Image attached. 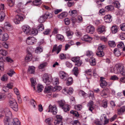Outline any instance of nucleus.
<instances>
[{"label": "nucleus", "mask_w": 125, "mask_h": 125, "mask_svg": "<svg viewBox=\"0 0 125 125\" xmlns=\"http://www.w3.org/2000/svg\"><path fill=\"white\" fill-rule=\"evenodd\" d=\"M0 112L3 115H0V118L1 117L4 115L5 114L6 115L5 117L9 118L12 117V113L10 111L9 109L8 108H6L4 109L3 108L1 107L0 108Z\"/></svg>", "instance_id": "1"}, {"label": "nucleus", "mask_w": 125, "mask_h": 125, "mask_svg": "<svg viewBox=\"0 0 125 125\" xmlns=\"http://www.w3.org/2000/svg\"><path fill=\"white\" fill-rule=\"evenodd\" d=\"M106 46L100 44L99 45L98 51L96 52V55L98 57H101L104 55L103 51V49L106 47Z\"/></svg>", "instance_id": "2"}, {"label": "nucleus", "mask_w": 125, "mask_h": 125, "mask_svg": "<svg viewBox=\"0 0 125 125\" xmlns=\"http://www.w3.org/2000/svg\"><path fill=\"white\" fill-rule=\"evenodd\" d=\"M10 105V107L15 111L18 110L17 103L14 99L10 100L9 101Z\"/></svg>", "instance_id": "3"}, {"label": "nucleus", "mask_w": 125, "mask_h": 125, "mask_svg": "<svg viewBox=\"0 0 125 125\" xmlns=\"http://www.w3.org/2000/svg\"><path fill=\"white\" fill-rule=\"evenodd\" d=\"M124 67V66L121 64H116L114 69V72L115 73H121Z\"/></svg>", "instance_id": "4"}, {"label": "nucleus", "mask_w": 125, "mask_h": 125, "mask_svg": "<svg viewBox=\"0 0 125 125\" xmlns=\"http://www.w3.org/2000/svg\"><path fill=\"white\" fill-rule=\"evenodd\" d=\"M59 75L60 78L63 81H65L67 80L68 75L65 72L62 71H60L59 73Z\"/></svg>", "instance_id": "5"}, {"label": "nucleus", "mask_w": 125, "mask_h": 125, "mask_svg": "<svg viewBox=\"0 0 125 125\" xmlns=\"http://www.w3.org/2000/svg\"><path fill=\"white\" fill-rule=\"evenodd\" d=\"M49 110L48 112H51L54 115H56L57 111V107L55 105L52 106L51 105H50L49 107Z\"/></svg>", "instance_id": "6"}, {"label": "nucleus", "mask_w": 125, "mask_h": 125, "mask_svg": "<svg viewBox=\"0 0 125 125\" xmlns=\"http://www.w3.org/2000/svg\"><path fill=\"white\" fill-rule=\"evenodd\" d=\"M36 41V39L34 37H29L27 38L26 42L29 45H31L34 44Z\"/></svg>", "instance_id": "7"}, {"label": "nucleus", "mask_w": 125, "mask_h": 125, "mask_svg": "<svg viewBox=\"0 0 125 125\" xmlns=\"http://www.w3.org/2000/svg\"><path fill=\"white\" fill-rule=\"evenodd\" d=\"M22 29L24 32L26 34L29 33L31 34V28L30 27L27 25H24L23 26Z\"/></svg>", "instance_id": "8"}, {"label": "nucleus", "mask_w": 125, "mask_h": 125, "mask_svg": "<svg viewBox=\"0 0 125 125\" xmlns=\"http://www.w3.org/2000/svg\"><path fill=\"white\" fill-rule=\"evenodd\" d=\"M23 18L22 16L20 15H17L16 16L13 21L16 24H19L20 21H23Z\"/></svg>", "instance_id": "9"}, {"label": "nucleus", "mask_w": 125, "mask_h": 125, "mask_svg": "<svg viewBox=\"0 0 125 125\" xmlns=\"http://www.w3.org/2000/svg\"><path fill=\"white\" fill-rule=\"evenodd\" d=\"M109 91L108 89L105 88L101 92L100 94L102 97L105 98L108 96V94L109 93Z\"/></svg>", "instance_id": "10"}, {"label": "nucleus", "mask_w": 125, "mask_h": 125, "mask_svg": "<svg viewBox=\"0 0 125 125\" xmlns=\"http://www.w3.org/2000/svg\"><path fill=\"white\" fill-rule=\"evenodd\" d=\"M13 83H9L7 84L6 86H4L3 88V91L5 92H7L8 89H12L13 86Z\"/></svg>", "instance_id": "11"}, {"label": "nucleus", "mask_w": 125, "mask_h": 125, "mask_svg": "<svg viewBox=\"0 0 125 125\" xmlns=\"http://www.w3.org/2000/svg\"><path fill=\"white\" fill-rule=\"evenodd\" d=\"M43 81L46 84H50L52 81L51 79H49L48 75L47 74H44L43 77Z\"/></svg>", "instance_id": "12"}, {"label": "nucleus", "mask_w": 125, "mask_h": 125, "mask_svg": "<svg viewBox=\"0 0 125 125\" xmlns=\"http://www.w3.org/2000/svg\"><path fill=\"white\" fill-rule=\"evenodd\" d=\"M86 30L87 33L92 34L94 32L95 29L94 27L91 26H89L87 27Z\"/></svg>", "instance_id": "13"}, {"label": "nucleus", "mask_w": 125, "mask_h": 125, "mask_svg": "<svg viewBox=\"0 0 125 125\" xmlns=\"http://www.w3.org/2000/svg\"><path fill=\"white\" fill-rule=\"evenodd\" d=\"M62 46L61 45H60L57 47L56 44L53 47V48L52 50V52H53L57 50V53L58 54L61 50V49L62 48Z\"/></svg>", "instance_id": "14"}, {"label": "nucleus", "mask_w": 125, "mask_h": 125, "mask_svg": "<svg viewBox=\"0 0 125 125\" xmlns=\"http://www.w3.org/2000/svg\"><path fill=\"white\" fill-rule=\"evenodd\" d=\"M81 39L83 41L89 42L92 39V38L87 35H84L81 38Z\"/></svg>", "instance_id": "15"}, {"label": "nucleus", "mask_w": 125, "mask_h": 125, "mask_svg": "<svg viewBox=\"0 0 125 125\" xmlns=\"http://www.w3.org/2000/svg\"><path fill=\"white\" fill-rule=\"evenodd\" d=\"M104 78L103 77H100L101 82L100 83V85L102 88L104 87L107 85V83L106 81L104 80Z\"/></svg>", "instance_id": "16"}, {"label": "nucleus", "mask_w": 125, "mask_h": 125, "mask_svg": "<svg viewBox=\"0 0 125 125\" xmlns=\"http://www.w3.org/2000/svg\"><path fill=\"white\" fill-rule=\"evenodd\" d=\"M104 19L106 22L110 23L112 21V16L109 15H107L105 16Z\"/></svg>", "instance_id": "17"}, {"label": "nucleus", "mask_w": 125, "mask_h": 125, "mask_svg": "<svg viewBox=\"0 0 125 125\" xmlns=\"http://www.w3.org/2000/svg\"><path fill=\"white\" fill-rule=\"evenodd\" d=\"M1 39L3 41H5L8 39L9 35L8 34L6 33H4L0 36Z\"/></svg>", "instance_id": "18"}, {"label": "nucleus", "mask_w": 125, "mask_h": 125, "mask_svg": "<svg viewBox=\"0 0 125 125\" xmlns=\"http://www.w3.org/2000/svg\"><path fill=\"white\" fill-rule=\"evenodd\" d=\"M20 123L19 119L17 118L13 119L11 123V125H21Z\"/></svg>", "instance_id": "19"}, {"label": "nucleus", "mask_w": 125, "mask_h": 125, "mask_svg": "<svg viewBox=\"0 0 125 125\" xmlns=\"http://www.w3.org/2000/svg\"><path fill=\"white\" fill-rule=\"evenodd\" d=\"M46 19V18L44 15L41 16L39 18L38 21L40 23H43Z\"/></svg>", "instance_id": "20"}, {"label": "nucleus", "mask_w": 125, "mask_h": 125, "mask_svg": "<svg viewBox=\"0 0 125 125\" xmlns=\"http://www.w3.org/2000/svg\"><path fill=\"white\" fill-rule=\"evenodd\" d=\"M9 118L5 117L4 120V123L5 125H11Z\"/></svg>", "instance_id": "21"}, {"label": "nucleus", "mask_w": 125, "mask_h": 125, "mask_svg": "<svg viewBox=\"0 0 125 125\" xmlns=\"http://www.w3.org/2000/svg\"><path fill=\"white\" fill-rule=\"evenodd\" d=\"M93 102L91 101L88 103L87 104V106L88 107L89 109L91 112H92L93 110L94 109V108L93 107Z\"/></svg>", "instance_id": "22"}, {"label": "nucleus", "mask_w": 125, "mask_h": 125, "mask_svg": "<svg viewBox=\"0 0 125 125\" xmlns=\"http://www.w3.org/2000/svg\"><path fill=\"white\" fill-rule=\"evenodd\" d=\"M114 9L113 6L112 5H109L106 6L105 8V10L106 11H112Z\"/></svg>", "instance_id": "23"}, {"label": "nucleus", "mask_w": 125, "mask_h": 125, "mask_svg": "<svg viewBox=\"0 0 125 125\" xmlns=\"http://www.w3.org/2000/svg\"><path fill=\"white\" fill-rule=\"evenodd\" d=\"M68 15V13L66 12H63L61 14L58 15V18L62 19Z\"/></svg>", "instance_id": "24"}, {"label": "nucleus", "mask_w": 125, "mask_h": 125, "mask_svg": "<svg viewBox=\"0 0 125 125\" xmlns=\"http://www.w3.org/2000/svg\"><path fill=\"white\" fill-rule=\"evenodd\" d=\"M105 27L104 26H100L98 29L97 31L99 34L105 31Z\"/></svg>", "instance_id": "25"}, {"label": "nucleus", "mask_w": 125, "mask_h": 125, "mask_svg": "<svg viewBox=\"0 0 125 125\" xmlns=\"http://www.w3.org/2000/svg\"><path fill=\"white\" fill-rule=\"evenodd\" d=\"M32 54L29 53L26 55L25 58V59L27 62L31 60L32 59Z\"/></svg>", "instance_id": "26"}, {"label": "nucleus", "mask_w": 125, "mask_h": 125, "mask_svg": "<svg viewBox=\"0 0 125 125\" xmlns=\"http://www.w3.org/2000/svg\"><path fill=\"white\" fill-rule=\"evenodd\" d=\"M69 14L73 17L76 16L77 15V11L75 10H70L69 12Z\"/></svg>", "instance_id": "27"}, {"label": "nucleus", "mask_w": 125, "mask_h": 125, "mask_svg": "<svg viewBox=\"0 0 125 125\" xmlns=\"http://www.w3.org/2000/svg\"><path fill=\"white\" fill-rule=\"evenodd\" d=\"M52 87L51 86H46L44 89V92L45 93H48L52 90Z\"/></svg>", "instance_id": "28"}, {"label": "nucleus", "mask_w": 125, "mask_h": 125, "mask_svg": "<svg viewBox=\"0 0 125 125\" xmlns=\"http://www.w3.org/2000/svg\"><path fill=\"white\" fill-rule=\"evenodd\" d=\"M56 38L58 40L62 42H63L65 40L63 36L61 34H57L56 36Z\"/></svg>", "instance_id": "29"}, {"label": "nucleus", "mask_w": 125, "mask_h": 125, "mask_svg": "<svg viewBox=\"0 0 125 125\" xmlns=\"http://www.w3.org/2000/svg\"><path fill=\"white\" fill-rule=\"evenodd\" d=\"M89 62L90 65L92 66H94L96 64L95 59L93 57L89 59Z\"/></svg>", "instance_id": "30"}, {"label": "nucleus", "mask_w": 125, "mask_h": 125, "mask_svg": "<svg viewBox=\"0 0 125 125\" xmlns=\"http://www.w3.org/2000/svg\"><path fill=\"white\" fill-rule=\"evenodd\" d=\"M67 79V80L66 82L67 85V86H69L71 85L73 82L72 78L71 77H69Z\"/></svg>", "instance_id": "31"}, {"label": "nucleus", "mask_w": 125, "mask_h": 125, "mask_svg": "<svg viewBox=\"0 0 125 125\" xmlns=\"http://www.w3.org/2000/svg\"><path fill=\"white\" fill-rule=\"evenodd\" d=\"M62 89V87L60 86H55L54 87H52V91L53 92L58 91Z\"/></svg>", "instance_id": "32"}, {"label": "nucleus", "mask_w": 125, "mask_h": 125, "mask_svg": "<svg viewBox=\"0 0 125 125\" xmlns=\"http://www.w3.org/2000/svg\"><path fill=\"white\" fill-rule=\"evenodd\" d=\"M111 30L112 32L114 34H115L117 31V27L116 25L113 26L111 27Z\"/></svg>", "instance_id": "33"}, {"label": "nucleus", "mask_w": 125, "mask_h": 125, "mask_svg": "<svg viewBox=\"0 0 125 125\" xmlns=\"http://www.w3.org/2000/svg\"><path fill=\"white\" fill-rule=\"evenodd\" d=\"M42 3L41 0H35L32 2L33 4L36 6L40 5Z\"/></svg>", "instance_id": "34"}, {"label": "nucleus", "mask_w": 125, "mask_h": 125, "mask_svg": "<svg viewBox=\"0 0 125 125\" xmlns=\"http://www.w3.org/2000/svg\"><path fill=\"white\" fill-rule=\"evenodd\" d=\"M35 67L33 66L30 67L28 69V72L29 73L33 74L34 72Z\"/></svg>", "instance_id": "35"}, {"label": "nucleus", "mask_w": 125, "mask_h": 125, "mask_svg": "<svg viewBox=\"0 0 125 125\" xmlns=\"http://www.w3.org/2000/svg\"><path fill=\"white\" fill-rule=\"evenodd\" d=\"M30 80L31 83V85L33 87L34 90H35V86L36 84V81H35L34 79L33 78H31L30 79Z\"/></svg>", "instance_id": "36"}, {"label": "nucleus", "mask_w": 125, "mask_h": 125, "mask_svg": "<svg viewBox=\"0 0 125 125\" xmlns=\"http://www.w3.org/2000/svg\"><path fill=\"white\" fill-rule=\"evenodd\" d=\"M43 48L41 47H38L36 48L35 50V52L37 53H40L42 52L43 51Z\"/></svg>", "instance_id": "37"}, {"label": "nucleus", "mask_w": 125, "mask_h": 125, "mask_svg": "<svg viewBox=\"0 0 125 125\" xmlns=\"http://www.w3.org/2000/svg\"><path fill=\"white\" fill-rule=\"evenodd\" d=\"M114 53L115 55L117 56H119L121 55V53L118 49H115L114 51Z\"/></svg>", "instance_id": "38"}, {"label": "nucleus", "mask_w": 125, "mask_h": 125, "mask_svg": "<svg viewBox=\"0 0 125 125\" xmlns=\"http://www.w3.org/2000/svg\"><path fill=\"white\" fill-rule=\"evenodd\" d=\"M73 71L74 75L76 76H77L79 72V71L78 68L75 67L73 68Z\"/></svg>", "instance_id": "39"}, {"label": "nucleus", "mask_w": 125, "mask_h": 125, "mask_svg": "<svg viewBox=\"0 0 125 125\" xmlns=\"http://www.w3.org/2000/svg\"><path fill=\"white\" fill-rule=\"evenodd\" d=\"M69 106L68 104H65L63 107V111L65 112H67L69 111L70 109V108L69 107Z\"/></svg>", "instance_id": "40"}, {"label": "nucleus", "mask_w": 125, "mask_h": 125, "mask_svg": "<svg viewBox=\"0 0 125 125\" xmlns=\"http://www.w3.org/2000/svg\"><path fill=\"white\" fill-rule=\"evenodd\" d=\"M8 54V52L3 49L0 50V54L3 56H6Z\"/></svg>", "instance_id": "41"}, {"label": "nucleus", "mask_w": 125, "mask_h": 125, "mask_svg": "<svg viewBox=\"0 0 125 125\" xmlns=\"http://www.w3.org/2000/svg\"><path fill=\"white\" fill-rule=\"evenodd\" d=\"M66 34L68 37L69 38H71L72 37L73 32L71 31H69L66 32Z\"/></svg>", "instance_id": "42"}, {"label": "nucleus", "mask_w": 125, "mask_h": 125, "mask_svg": "<svg viewBox=\"0 0 125 125\" xmlns=\"http://www.w3.org/2000/svg\"><path fill=\"white\" fill-rule=\"evenodd\" d=\"M43 88V86L41 84H38L37 86V92L39 93L42 92Z\"/></svg>", "instance_id": "43"}, {"label": "nucleus", "mask_w": 125, "mask_h": 125, "mask_svg": "<svg viewBox=\"0 0 125 125\" xmlns=\"http://www.w3.org/2000/svg\"><path fill=\"white\" fill-rule=\"evenodd\" d=\"M5 16V13L3 12H1L0 13V21H2L4 19Z\"/></svg>", "instance_id": "44"}, {"label": "nucleus", "mask_w": 125, "mask_h": 125, "mask_svg": "<svg viewBox=\"0 0 125 125\" xmlns=\"http://www.w3.org/2000/svg\"><path fill=\"white\" fill-rule=\"evenodd\" d=\"M37 29L39 31H42L44 30V27L42 24H41L37 27Z\"/></svg>", "instance_id": "45"}, {"label": "nucleus", "mask_w": 125, "mask_h": 125, "mask_svg": "<svg viewBox=\"0 0 125 125\" xmlns=\"http://www.w3.org/2000/svg\"><path fill=\"white\" fill-rule=\"evenodd\" d=\"M1 80L2 81L6 82L8 79V77L7 75L4 74L1 78Z\"/></svg>", "instance_id": "46"}, {"label": "nucleus", "mask_w": 125, "mask_h": 125, "mask_svg": "<svg viewBox=\"0 0 125 125\" xmlns=\"http://www.w3.org/2000/svg\"><path fill=\"white\" fill-rule=\"evenodd\" d=\"M102 105L104 108H106L107 106V102L105 100H103L102 101Z\"/></svg>", "instance_id": "47"}, {"label": "nucleus", "mask_w": 125, "mask_h": 125, "mask_svg": "<svg viewBox=\"0 0 125 125\" xmlns=\"http://www.w3.org/2000/svg\"><path fill=\"white\" fill-rule=\"evenodd\" d=\"M108 44L109 46L112 47H114L116 46L115 42L113 41H109Z\"/></svg>", "instance_id": "48"}, {"label": "nucleus", "mask_w": 125, "mask_h": 125, "mask_svg": "<svg viewBox=\"0 0 125 125\" xmlns=\"http://www.w3.org/2000/svg\"><path fill=\"white\" fill-rule=\"evenodd\" d=\"M8 3L10 7H12L14 5V0H7Z\"/></svg>", "instance_id": "49"}, {"label": "nucleus", "mask_w": 125, "mask_h": 125, "mask_svg": "<svg viewBox=\"0 0 125 125\" xmlns=\"http://www.w3.org/2000/svg\"><path fill=\"white\" fill-rule=\"evenodd\" d=\"M44 15L45 16L46 19L47 18H50L53 17V15L51 13L48 12H46L44 14Z\"/></svg>", "instance_id": "50"}, {"label": "nucleus", "mask_w": 125, "mask_h": 125, "mask_svg": "<svg viewBox=\"0 0 125 125\" xmlns=\"http://www.w3.org/2000/svg\"><path fill=\"white\" fill-rule=\"evenodd\" d=\"M58 103L59 106L60 107L62 108V109H63V107L64 104V101L63 100H61L58 102Z\"/></svg>", "instance_id": "51"}, {"label": "nucleus", "mask_w": 125, "mask_h": 125, "mask_svg": "<svg viewBox=\"0 0 125 125\" xmlns=\"http://www.w3.org/2000/svg\"><path fill=\"white\" fill-rule=\"evenodd\" d=\"M47 65V63L46 62H44L41 64L39 66L38 68L39 69H42L46 66Z\"/></svg>", "instance_id": "52"}, {"label": "nucleus", "mask_w": 125, "mask_h": 125, "mask_svg": "<svg viewBox=\"0 0 125 125\" xmlns=\"http://www.w3.org/2000/svg\"><path fill=\"white\" fill-rule=\"evenodd\" d=\"M53 83L54 85H58L59 83V78H57L53 80Z\"/></svg>", "instance_id": "53"}, {"label": "nucleus", "mask_w": 125, "mask_h": 125, "mask_svg": "<svg viewBox=\"0 0 125 125\" xmlns=\"http://www.w3.org/2000/svg\"><path fill=\"white\" fill-rule=\"evenodd\" d=\"M93 55V53L92 51L89 50L87 51L86 55L88 57L92 56Z\"/></svg>", "instance_id": "54"}, {"label": "nucleus", "mask_w": 125, "mask_h": 125, "mask_svg": "<svg viewBox=\"0 0 125 125\" xmlns=\"http://www.w3.org/2000/svg\"><path fill=\"white\" fill-rule=\"evenodd\" d=\"M113 4L115 7L117 8H119L120 6V3L117 1H115L113 2Z\"/></svg>", "instance_id": "55"}, {"label": "nucleus", "mask_w": 125, "mask_h": 125, "mask_svg": "<svg viewBox=\"0 0 125 125\" xmlns=\"http://www.w3.org/2000/svg\"><path fill=\"white\" fill-rule=\"evenodd\" d=\"M71 60L73 62H75L76 63L80 60V58L79 57H75L72 58L71 59Z\"/></svg>", "instance_id": "56"}, {"label": "nucleus", "mask_w": 125, "mask_h": 125, "mask_svg": "<svg viewBox=\"0 0 125 125\" xmlns=\"http://www.w3.org/2000/svg\"><path fill=\"white\" fill-rule=\"evenodd\" d=\"M38 33V30L35 29H33L31 30V34L32 33L34 35L37 34Z\"/></svg>", "instance_id": "57"}, {"label": "nucleus", "mask_w": 125, "mask_h": 125, "mask_svg": "<svg viewBox=\"0 0 125 125\" xmlns=\"http://www.w3.org/2000/svg\"><path fill=\"white\" fill-rule=\"evenodd\" d=\"M70 112L76 117H78L79 116V115L78 112L72 110L70 111Z\"/></svg>", "instance_id": "58"}, {"label": "nucleus", "mask_w": 125, "mask_h": 125, "mask_svg": "<svg viewBox=\"0 0 125 125\" xmlns=\"http://www.w3.org/2000/svg\"><path fill=\"white\" fill-rule=\"evenodd\" d=\"M125 111V106L122 107L120 109L118 110V112L119 114L123 113Z\"/></svg>", "instance_id": "59"}, {"label": "nucleus", "mask_w": 125, "mask_h": 125, "mask_svg": "<svg viewBox=\"0 0 125 125\" xmlns=\"http://www.w3.org/2000/svg\"><path fill=\"white\" fill-rule=\"evenodd\" d=\"M15 73V72L13 70H10L7 73L10 76H12V75L14 74Z\"/></svg>", "instance_id": "60"}, {"label": "nucleus", "mask_w": 125, "mask_h": 125, "mask_svg": "<svg viewBox=\"0 0 125 125\" xmlns=\"http://www.w3.org/2000/svg\"><path fill=\"white\" fill-rule=\"evenodd\" d=\"M56 117L57 119V120H58L59 122H60L61 123H62V117L61 116L57 115L56 116Z\"/></svg>", "instance_id": "61"}, {"label": "nucleus", "mask_w": 125, "mask_h": 125, "mask_svg": "<svg viewBox=\"0 0 125 125\" xmlns=\"http://www.w3.org/2000/svg\"><path fill=\"white\" fill-rule=\"evenodd\" d=\"M120 37L122 40L125 39V33H122L120 34Z\"/></svg>", "instance_id": "62"}, {"label": "nucleus", "mask_w": 125, "mask_h": 125, "mask_svg": "<svg viewBox=\"0 0 125 125\" xmlns=\"http://www.w3.org/2000/svg\"><path fill=\"white\" fill-rule=\"evenodd\" d=\"M6 96L3 94H0V101L3 100L5 99Z\"/></svg>", "instance_id": "63"}, {"label": "nucleus", "mask_w": 125, "mask_h": 125, "mask_svg": "<svg viewBox=\"0 0 125 125\" xmlns=\"http://www.w3.org/2000/svg\"><path fill=\"white\" fill-rule=\"evenodd\" d=\"M121 30L123 31H125V23L122 24L120 25Z\"/></svg>", "instance_id": "64"}]
</instances>
